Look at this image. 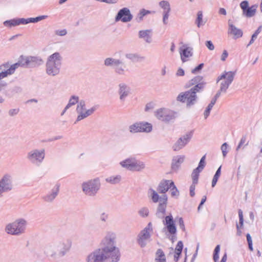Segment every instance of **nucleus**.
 Returning <instances> with one entry per match:
<instances>
[{"label":"nucleus","mask_w":262,"mask_h":262,"mask_svg":"<svg viewBox=\"0 0 262 262\" xmlns=\"http://www.w3.org/2000/svg\"><path fill=\"white\" fill-rule=\"evenodd\" d=\"M206 82L202 76H196L190 80L187 84V87L192 86L190 90L180 93L177 97L178 101L186 102L187 107L193 105L197 101V93L203 92L205 89Z\"/></svg>","instance_id":"1"},{"label":"nucleus","mask_w":262,"mask_h":262,"mask_svg":"<svg viewBox=\"0 0 262 262\" xmlns=\"http://www.w3.org/2000/svg\"><path fill=\"white\" fill-rule=\"evenodd\" d=\"M116 234L108 232L101 242V250L110 258L109 262H118L120 258V253L116 246Z\"/></svg>","instance_id":"2"},{"label":"nucleus","mask_w":262,"mask_h":262,"mask_svg":"<svg viewBox=\"0 0 262 262\" xmlns=\"http://www.w3.org/2000/svg\"><path fill=\"white\" fill-rule=\"evenodd\" d=\"M148 195L150 198L152 202L156 203L159 202L158 205L156 215L160 219H164L166 214V209L167 207L168 198L166 194H162L159 196L158 192L150 188L148 190Z\"/></svg>","instance_id":"3"},{"label":"nucleus","mask_w":262,"mask_h":262,"mask_svg":"<svg viewBox=\"0 0 262 262\" xmlns=\"http://www.w3.org/2000/svg\"><path fill=\"white\" fill-rule=\"evenodd\" d=\"M62 58L60 54L55 52L48 56L46 63V73L50 76H56L60 72Z\"/></svg>","instance_id":"4"},{"label":"nucleus","mask_w":262,"mask_h":262,"mask_svg":"<svg viewBox=\"0 0 262 262\" xmlns=\"http://www.w3.org/2000/svg\"><path fill=\"white\" fill-rule=\"evenodd\" d=\"M27 224L26 220L24 218H18L14 222L7 224L5 228V231L8 234L20 236L25 233Z\"/></svg>","instance_id":"5"},{"label":"nucleus","mask_w":262,"mask_h":262,"mask_svg":"<svg viewBox=\"0 0 262 262\" xmlns=\"http://www.w3.org/2000/svg\"><path fill=\"white\" fill-rule=\"evenodd\" d=\"M235 74L236 71H225L221 75L217 77V82L221 80L224 79V80L221 82L220 89L214 96L215 98H219L220 97L222 93H226V91L229 85L233 82Z\"/></svg>","instance_id":"6"},{"label":"nucleus","mask_w":262,"mask_h":262,"mask_svg":"<svg viewBox=\"0 0 262 262\" xmlns=\"http://www.w3.org/2000/svg\"><path fill=\"white\" fill-rule=\"evenodd\" d=\"M101 186L99 178H95L84 182L81 185L83 192L89 196H94L100 189Z\"/></svg>","instance_id":"7"},{"label":"nucleus","mask_w":262,"mask_h":262,"mask_svg":"<svg viewBox=\"0 0 262 262\" xmlns=\"http://www.w3.org/2000/svg\"><path fill=\"white\" fill-rule=\"evenodd\" d=\"M97 106L95 105L90 109L86 110L85 108V101L84 100H80L76 108L78 115L74 123L76 124L77 122L92 115L97 109Z\"/></svg>","instance_id":"8"},{"label":"nucleus","mask_w":262,"mask_h":262,"mask_svg":"<svg viewBox=\"0 0 262 262\" xmlns=\"http://www.w3.org/2000/svg\"><path fill=\"white\" fill-rule=\"evenodd\" d=\"M45 158V149H33L29 151L27 155V160L32 164L40 165Z\"/></svg>","instance_id":"9"},{"label":"nucleus","mask_w":262,"mask_h":262,"mask_svg":"<svg viewBox=\"0 0 262 262\" xmlns=\"http://www.w3.org/2000/svg\"><path fill=\"white\" fill-rule=\"evenodd\" d=\"M104 64L106 67L113 68L115 72L118 75H122L125 74L126 66L120 59L108 57L104 60Z\"/></svg>","instance_id":"10"},{"label":"nucleus","mask_w":262,"mask_h":262,"mask_svg":"<svg viewBox=\"0 0 262 262\" xmlns=\"http://www.w3.org/2000/svg\"><path fill=\"white\" fill-rule=\"evenodd\" d=\"M176 113L166 108H161L155 112V116L159 120L168 123L176 118Z\"/></svg>","instance_id":"11"},{"label":"nucleus","mask_w":262,"mask_h":262,"mask_svg":"<svg viewBox=\"0 0 262 262\" xmlns=\"http://www.w3.org/2000/svg\"><path fill=\"white\" fill-rule=\"evenodd\" d=\"M152 231V225L150 222L140 231L138 235L137 242L141 247L143 248L146 246L147 242L150 241Z\"/></svg>","instance_id":"12"},{"label":"nucleus","mask_w":262,"mask_h":262,"mask_svg":"<svg viewBox=\"0 0 262 262\" xmlns=\"http://www.w3.org/2000/svg\"><path fill=\"white\" fill-rule=\"evenodd\" d=\"M13 178L10 174L6 173L0 179V196L4 193L8 192L13 189Z\"/></svg>","instance_id":"13"},{"label":"nucleus","mask_w":262,"mask_h":262,"mask_svg":"<svg viewBox=\"0 0 262 262\" xmlns=\"http://www.w3.org/2000/svg\"><path fill=\"white\" fill-rule=\"evenodd\" d=\"M100 248L94 250L89 254L86 258V262H109L111 261Z\"/></svg>","instance_id":"14"},{"label":"nucleus","mask_w":262,"mask_h":262,"mask_svg":"<svg viewBox=\"0 0 262 262\" xmlns=\"http://www.w3.org/2000/svg\"><path fill=\"white\" fill-rule=\"evenodd\" d=\"M151 124L145 122H136L129 126V132L135 134L140 132L149 133L152 130Z\"/></svg>","instance_id":"15"},{"label":"nucleus","mask_w":262,"mask_h":262,"mask_svg":"<svg viewBox=\"0 0 262 262\" xmlns=\"http://www.w3.org/2000/svg\"><path fill=\"white\" fill-rule=\"evenodd\" d=\"M133 17L129 9L127 8H123L118 11L115 17V21H121L123 23H127L130 21Z\"/></svg>","instance_id":"16"},{"label":"nucleus","mask_w":262,"mask_h":262,"mask_svg":"<svg viewBox=\"0 0 262 262\" xmlns=\"http://www.w3.org/2000/svg\"><path fill=\"white\" fill-rule=\"evenodd\" d=\"M192 136V131H191L180 138L173 145L174 151H179L183 148L190 140Z\"/></svg>","instance_id":"17"},{"label":"nucleus","mask_w":262,"mask_h":262,"mask_svg":"<svg viewBox=\"0 0 262 262\" xmlns=\"http://www.w3.org/2000/svg\"><path fill=\"white\" fill-rule=\"evenodd\" d=\"M163 224L165 225V228L170 234H176L177 228L171 214L167 215L163 220Z\"/></svg>","instance_id":"18"},{"label":"nucleus","mask_w":262,"mask_h":262,"mask_svg":"<svg viewBox=\"0 0 262 262\" xmlns=\"http://www.w3.org/2000/svg\"><path fill=\"white\" fill-rule=\"evenodd\" d=\"M240 7L243 10V15L247 17H252L255 15L256 11V5H254L249 7L248 2L244 1L241 3Z\"/></svg>","instance_id":"19"},{"label":"nucleus","mask_w":262,"mask_h":262,"mask_svg":"<svg viewBox=\"0 0 262 262\" xmlns=\"http://www.w3.org/2000/svg\"><path fill=\"white\" fill-rule=\"evenodd\" d=\"M58 247L59 256H64L70 249L72 241L70 239H62L56 241Z\"/></svg>","instance_id":"20"},{"label":"nucleus","mask_w":262,"mask_h":262,"mask_svg":"<svg viewBox=\"0 0 262 262\" xmlns=\"http://www.w3.org/2000/svg\"><path fill=\"white\" fill-rule=\"evenodd\" d=\"M130 88L125 83H120L118 85L117 93L121 101L124 102L131 93Z\"/></svg>","instance_id":"21"},{"label":"nucleus","mask_w":262,"mask_h":262,"mask_svg":"<svg viewBox=\"0 0 262 262\" xmlns=\"http://www.w3.org/2000/svg\"><path fill=\"white\" fill-rule=\"evenodd\" d=\"M25 63L23 66L26 65L28 68H35L38 67L43 63V60L40 57L30 56L25 58Z\"/></svg>","instance_id":"22"},{"label":"nucleus","mask_w":262,"mask_h":262,"mask_svg":"<svg viewBox=\"0 0 262 262\" xmlns=\"http://www.w3.org/2000/svg\"><path fill=\"white\" fill-rule=\"evenodd\" d=\"M45 253L52 257L59 256L58 247L56 241L48 244L45 248Z\"/></svg>","instance_id":"23"},{"label":"nucleus","mask_w":262,"mask_h":262,"mask_svg":"<svg viewBox=\"0 0 262 262\" xmlns=\"http://www.w3.org/2000/svg\"><path fill=\"white\" fill-rule=\"evenodd\" d=\"M179 52L183 62L187 61V58L191 57L193 54L192 48L187 47L186 45H183L180 48Z\"/></svg>","instance_id":"24"},{"label":"nucleus","mask_w":262,"mask_h":262,"mask_svg":"<svg viewBox=\"0 0 262 262\" xmlns=\"http://www.w3.org/2000/svg\"><path fill=\"white\" fill-rule=\"evenodd\" d=\"M171 180H162L157 187V190L160 193L165 194V193L170 188Z\"/></svg>","instance_id":"25"},{"label":"nucleus","mask_w":262,"mask_h":262,"mask_svg":"<svg viewBox=\"0 0 262 262\" xmlns=\"http://www.w3.org/2000/svg\"><path fill=\"white\" fill-rule=\"evenodd\" d=\"M59 186L56 185L54 187L51 191L42 197V199L46 202H52L57 196L59 192Z\"/></svg>","instance_id":"26"},{"label":"nucleus","mask_w":262,"mask_h":262,"mask_svg":"<svg viewBox=\"0 0 262 262\" xmlns=\"http://www.w3.org/2000/svg\"><path fill=\"white\" fill-rule=\"evenodd\" d=\"M139 37L143 39L144 41L150 43L152 42V30H145L139 32Z\"/></svg>","instance_id":"27"},{"label":"nucleus","mask_w":262,"mask_h":262,"mask_svg":"<svg viewBox=\"0 0 262 262\" xmlns=\"http://www.w3.org/2000/svg\"><path fill=\"white\" fill-rule=\"evenodd\" d=\"M228 33L231 34L234 36V39L239 38L242 37L243 33L241 29L236 28L233 24L229 23Z\"/></svg>","instance_id":"28"},{"label":"nucleus","mask_w":262,"mask_h":262,"mask_svg":"<svg viewBox=\"0 0 262 262\" xmlns=\"http://www.w3.org/2000/svg\"><path fill=\"white\" fill-rule=\"evenodd\" d=\"M185 158V156L183 155L173 157L171 163L172 169L174 170H177L181 164L184 162Z\"/></svg>","instance_id":"29"},{"label":"nucleus","mask_w":262,"mask_h":262,"mask_svg":"<svg viewBox=\"0 0 262 262\" xmlns=\"http://www.w3.org/2000/svg\"><path fill=\"white\" fill-rule=\"evenodd\" d=\"M125 56L133 62H141L145 59L144 56H142L138 53H127Z\"/></svg>","instance_id":"30"},{"label":"nucleus","mask_w":262,"mask_h":262,"mask_svg":"<svg viewBox=\"0 0 262 262\" xmlns=\"http://www.w3.org/2000/svg\"><path fill=\"white\" fill-rule=\"evenodd\" d=\"M20 24L24 25V18L12 19L10 20H6L4 23V25L6 27H12Z\"/></svg>","instance_id":"31"},{"label":"nucleus","mask_w":262,"mask_h":262,"mask_svg":"<svg viewBox=\"0 0 262 262\" xmlns=\"http://www.w3.org/2000/svg\"><path fill=\"white\" fill-rule=\"evenodd\" d=\"M145 164L134 158L130 171H139L145 168Z\"/></svg>","instance_id":"32"},{"label":"nucleus","mask_w":262,"mask_h":262,"mask_svg":"<svg viewBox=\"0 0 262 262\" xmlns=\"http://www.w3.org/2000/svg\"><path fill=\"white\" fill-rule=\"evenodd\" d=\"M238 216H239V223L236 224V227L237 229L236 234L238 236H241L242 233L241 228H243V227L244 217H243V211L241 209L238 210Z\"/></svg>","instance_id":"33"},{"label":"nucleus","mask_w":262,"mask_h":262,"mask_svg":"<svg viewBox=\"0 0 262 262\" xmlns=\"http://www.w3.org/2000/svg\"><path fill=\"white\" fill-rule=\"evenodd\" d=\"M47 17V15H41L35 18H24V25H26L29 23H37L40 20H42Z\"/></svg>","instance_id":"34"},{"label":"nucleus","mask_w":262,"mask_h":262,"mask_svg":"<svg viewBox=\"0 0 262 262\" xmlns=\"http://www.w3.org/2000/svg\"><path fill=\"white\" fill-rule=\"evenodd\" d=\"M122 178L120 175L112 176L105 179V181L111 184H118L121 180Z\"/></svg>","instance_id":"35"},{"label":"nucleus","mask_w":262,"mask_h":262,"mask_svg":"<svg viewBox=\"0 0 262 262\" xmlns=\"http://www.w3.org/2000/svg\"><path fill=\"white\" fill-rule=\"evenodd\" d=\"M156 262H166L165 255L162 249H159L156 253Z\"/></svg>","instance_id":"36"},{"label":"nucleus","mask_w":262,"mask_h":262,"mask_svg":"<svg viewBox=\"0 0 262 262\" xmlns=\"http://www.w3.org/2000/svg\"><path fill=\"white\" fill-rule=\"evenodd\" d=\"M134 158H128L120 162V165L124 168L130 170L133 163Z\"/></svg>","instance_id":"37"},{"label":"nucleus","mask_w":262,"mask_h":262,"mask_svg":"<svg viewBox=\"0 0 262 262\" xmlns=\"http://www.w3.org/2000/svg\"><path fill=\"white\" fill-rule=\"evenodd\" d=\"M159 6L163 9V13H169L170 11V4L168 1H162L159 3Z\"/></svg>","instance_id":"38"},{"label":"nucleus","mask_w":262,"mask_h":262,"mask_svg":"<svg viewBox=\"0 0 262 262\" xmlns=\"http://www.w3.org/2000/svg\"><path fill=\"white\" fill-rule=\"evenodd\" d=\"M80 100H79V97L75 95L72 96L69 101L68 104L67 105V108H69L72 106L76 104L79 102Z\"/></svg>","instance_id":"39"},{"label":"nucleus","mask_w":262,"mask_h":262,"mask_svg":"<svg viewBox=\"0 0 262 262\" xmlns=\"http://www.w3.org/2000/svg\"><path fill=\"white\" fill-rule=\"evenodd\" d=\"M246 140H247V136L246 135L243 136L242 138L241 139V140L238 143V145H237V146L236 148V151L239 150V149L240 148H241L242 147L243 148V149H244L245 146H246L248 145L249 142H247V143H246Z\"/></svg>","instance_id":"40"},{"label":"nucleus","mask_w":262,"mask_h":262,"mask_svg":"<svg viewBox=\"0 0 262 262\" xmlns=\"http://www.w3.org/2000/svg\"><path fill=\"white\" fill-rule=\"evenodd\" d=\"M202 171L200 170H196V168H195L192 173H191V178L192 180V183L194 184H197L198 183V179L199 177V174Z\"/></svg>","instance_id":"41"},{"label":"nucleus","mask_w":262,"mask_h":262,"mask_svg":"<svg viewBox=\"0 0 262 262\" xmlns=\"http://www.w3.org/2000/svg\"><path fill=\"white\" fill-rule=\"evenodd\" d=\"M195 23L198 27H200L201 26L204 25L205 23V22L203 21V13L201 11L198 12Z\"/></svg>","instance_id":"42"},{"label":"nucleus","mask_w":262,"mask_h":262,"mask_svg":"<svg viewBox=\"0 0 262 262\" xmlns=\"http://www.w3.org/2000/svg\"><path fill=\"white\" fill-rule=\"evenodd\" d=\"M150 12L148 10H146L145 9H142L139 14H138V16L136 18V20L138 22H140L142 20L143 17L147 15V14H149Z\"/></svg>","instance_id":"43"},{"label":"nucleus","mask_w":262,"mask_h":262,"mask_svg":"<svg viewBox=\"0 0 262 262\" xmlns=\"http://www.w3.org/2000/svg\"><path fill=\"white\" fill-rule=\"evenodd\" d=\"M220 250V246L219 245H217L215 247L213 252V259L214 262H217L219 260Z\"/></svg>","instance_id":"44"},{"label":"nucleus","mask_w":262,"mask_h":262,"mask_svg":"<svg viewBox=\"0 0 262 262\" xmlns=\"http://www.w3.org/2000/svg\"><path fill=\"white\" fill-rule=\"evenodd\" d=\"M170 191H171V195L172 196H178L179 194V192L178 189L177 188L176 186H175L174 182H171V185H170Z\"/></svg>","instance_id":"45"},{"label":"nucleus","mask_w":262,"mask_h":262,"mask_svg":"<svg viewBox=\"0 0 262 262\" xmlns=\"http://www.w3.org/2000/svg\"><path fill=\"white\" fill-rule=\"evenodd\" d=\"M205 158H206V156L204 155L203 156L200 161V162L199 163V165L196 168V170H200L201 171H202L203 170V169L204 168L205 165H206V163H205Z\"/></svg>","instance_id":"46"},{"label":"nucleus","mask_w":262,"mask_h":262,"mask_svg":"<svg viewBox=\"0 0 262 262\" xmlns=\"http://www.w3.org/2000/svg\"><path fill=\"white\" fill-rule=\"evenodd\" d=\"M138 213L142 217H147L149 214V210L147 207H143L139 210Z\"/></svg>","instance_id":"47"},{"label":"nucleus","mask_w":262,"mask_h":262,"mask_svg":"<svg viewBox=\"0 0 262 262\" xmlns=\"http://www.w3.org/2000/svg\"><path fill=\"white\" fill-rule=\"evenodd\" d=\"M19 63H16L11 66V67L8 69L7 70L8 74L9 75H11L13 73H14L15 69H17L19 66Z\"/></svg>","instance_id":"48"},{"label":"nucleus","mask_w":262,"mask_h":262,"mask_svg":"<svg viewBox=\"0 0 262 262\" xmlns=\"http://www.w3.org/2000/svg\"><path fill=\"white\" fill-rule=\"evenodd\" d=\"M19 63H16L11 66V67L8 69L7 70L8 74L9 75H11L13 73H14L15 69H17L19 66Z\"/></svg>","instance_id":"49"},{"label":"nucleus","mask_w":262,"mask_h":262,"mask_svg":"<svg viewBox=\"0 0 262 262\" xmlns=\"http://www.w3.org/2000/svg\"><path fill=\"white\" fill-rule=\"evenodd\" d=\"M183 248V244L182 241L178 242L176 247L175 248V251L178 252L177 254H181L182 250Z\"/></svg>","instance_id":"50"},{"label":"nucleus","mask_w":262,"mask_h":262,"mask_svg":"<svg viewBox=\"0 0 262 262\" xmlns=\"http://www.w3.org/2000/svg\"><path fill=\"white\" fill-rule=\"evenodd\" d=\"M213 106L211 105L210 104H208L204 113V117L205 119H206L209 116L210 111L212 108Z\"/></svg>","instance_id":"51"},{"label":"nucleus","mask_w":262,"mask_h":262,"mask_svg":"<svg viewBox=\"0 0 262 262\" xmlns=\"http://www.w3.org/2000/svg\"><path fill=\"white\" fill-rule=\"evenodd\" d=\"M55 34L58 36H63L67 34V31L66 29L57 30L55 31Z\"/></svg>","instance_id":"52"},{"label":"nucleus","mask_w":262,"mask_h":262,"mask_svg":"<svg viewBox=\"0 0 262 262\" xmlns=\"http://www.w3.org/2000/svg\"><path fill=\"white\" fill-rule=\"evenodd\" d=\"M204 66V63H200L196 67L192 70L191 73L193 74H196V73L199 72L203 69Z\"/></svg>","instance_id":"53"},{"label":"nucleus","mask_w":262,"mask_h":262,"mask_svg":"<svg viewBox=\"0 0 262 262\" xmlns=\"http://www.w3.org/2000/svg\"><path fill=\"white\" fill-rule=\"evenodd\" d=\"M227 146H228L227 143H224L222 144V145L221 146V149L222 153H223V156L224 157H226L227 155Z\"/></svg>","instance_id":"54"},{"label":"nucleus","mask_w":262,"mask_h":262,"mask_svg":"<svg viewBox=\"0 0 262 262\" xmlns=\"http://www.w3.org/2000/svg\"><path fill=\"white\" fill-rule=\"evenodd\" d=\"M205 45L209 50L212 51L214 49V46L212 41L210 40L206 41L205 42Z\"/></svg>","instance_id":"55"},{"label":"nucleus","mask_w":262,"mask_h":262,"mask_svg":"<svg viewBox=\"0 0 262 262\" xmlns=\"http://www.w3.org/2000/svg\"><path fill=\"white\" fill-rule=\"evenodd\" d=\"M19 111L18 108L10 109L8 112L9 115L10 116L16 115L18 113Z\"/></svg>","instance_id":"56"},{"label":"nucleus","mask_w":262,"mask_h":262,"mask_svg":"<svg viewBox=\"0 0 262 262\" xmlns=\"http://www.w3.org/2000/svg\"><path fill=\"white\" fill-rule=\"evenodd\" d=\"M196 184H194L193 183L190 186V195L191 196H193L195 195V188Z\"/></svg>","instance_id":"57"},{"label":"nucleus","mask_w":262,"mask_h":262,"mask_svg":"<svg viewBox=\"0 0 262 262\" xmlns=\"http://www.w3.org/2000/svg\"><path fill=\"white\" fill-rule=\"evenodd\" d=\"M169 13H163V23L165 25L167 24V20L169 15Z\"/></svg>","instance_id":"58"},{"label":"nucleus","mask_w":262,"mask_h":262,"mask_svg":"<svg viewBox=\"0 0 262 262\" xmlns=\"http://www.w3.org/2000/svg\"><path fill=\"white\" fill-rule=\"evenodd\" d=\"M179 224L180 228L183 231H185V225H184V221H183V219H182V217H180L179 218Z\"/></svg>","instance_id":"59"},{"label":"nucleus","mask_w":262,"mask_h":262,"mask_svg":"<svg viewBox=\"0 0 262 262\" xmlns=\"http://www.w3.org/2000/svg\"><path fill=\"white\" fill-rule=\"evenodd\" d=\"M219 178V177L214 175L213 179L212 180V183H211V186L212 187H214L216 185Z\"/></svg>","instance_id":"60"},{"label":"nucleus","mask_w":262,"mask_h":262,"mask_svg":"<svg viewBox=\"0 0 262 262\" xmlns=\"http://www.w3.org/2000/svg\"><path fill=\"white\" fill-rule=\"evenodd\" d=\"M228 53L226 50H224L222 53V55L221 56V60L225 61L227 57H228Z\"/></svg>","instance_id":"61"},{"label":"nucleus","mask_w":262,"mask_h":262,"mask_svg":"<svg viewBox=\"0 0 262 262\" xmlns=\"http://www.w3.org/2000/svg\"><path fill=\"white\" fill-rule=\"evenodd\" d=\"M185 74L184 71L182 68H179L177 72L176 73L177 76H184Z\"/></svg>","instance_id":"62"},{"label":"nucleus","mask_w":262,"mask_h":262,"mask_svg":"<svg viewBox=\"0 0 262 262\" xmlns=\"http://www.w3.org/2000/svg\"><path fill=\"white\" fill-rule=\"evenodd\" d=\"M8 75H9L7 70L5 71H2L0 73V80L4 77H7Z\"/></svg>","instance_id":"63"},{"label":"nucleus","mask_w":262,"mask_h":262,"mask_svg":"<svg viewBox=\"0 0 262 262\" xmlns=\"http://www.w3.org/2000/svg\"><path fill=\"white\" fill-rule=\"evenodd\" d=\"M107 219V215L105 213H102L100 217V219L101 221L103 222H105Z\"/></svg>","instance_id":"64"}]
</instances>
